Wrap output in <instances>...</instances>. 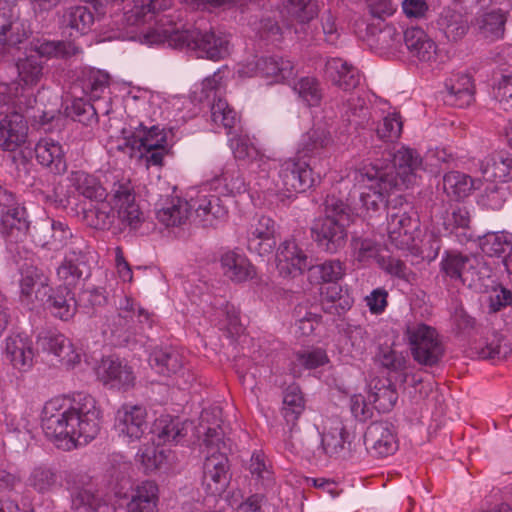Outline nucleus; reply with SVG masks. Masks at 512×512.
I'll return each mask as SVG.
<instances>
[{"instance_id":"nucleus-12","label":"nucleus","mask_w":512,"mask_h":512,"mask_svg":"<svg viewBox=\"0 0 512 512\" xmlns=\"http://www.w3.org/2000/svg\"><path fill=\"white\" fill-rule=\"evenodd\" d=\"M440 276L447 286L471 287L476 278V260L455 251H446L440 261Z\"/></svg>"},{"instance_id":"nucleus-49","label":"nucleus","mask_w":512,"mask_h":512,"mask_svg":"<svg viewBox=\"0 0 512 512\" xmlns=\"http://www.w3.org/2000/svg\"><path fill=\"white\" fill-rule=\"evenodd\" d=\"M474 188L472 178L458 171H451L443 176V189L447 196L453 200L467 197Z\"/></svg>"},{"instance_id":"nucleus-60","label":"nucleus","mask_w":512,"mask_h":512,"mask_svg":"<svg viewBox=\"0 0 512 512\" xmlns=\"http://www.w3.org/2000/svg\"><path fill=\"white\" fill-rule=\"evenodd\" d=\"M309 272L318 282L336 283L344 276L345 267L340 260L332 259L318 265L312 263Z\"/></svg>"},{"instance_id":"nucleus-17","label":"nucleus","mask_w":512,"mask_h":512,"mask_svg":"<svg viewBox=\"0 0 512 512\" xmlns=\"http://www.w3.org/2000/svg\"><path fill=\"white\" fill-rule=\"evenodd\" d=\"M114 428L129 442L139 440L148 429L147 411L140 405L124 404L116 412Z\"/></svg>"},{"instance_id":"nucleus-48","label":"nucleus","mask_w":512,"mask_h":512,"mask_svg":"<svg viewBox=\"0 0 512 512\" xmlns=\"http://www.w3.org/2000/svg\"><path fill=\"white\" fill-rule=\"evenodd\" d=\"M95 206L84 211V220L92 228L99 230L109 229L116 220L115 208L112 201H98Z\"/></svg>"},{"instance_id":"nucleus-5","label":"nucleus","mask_w":512,"mask_h":512,"mask_svg":"<svg viewBox=\"0 0 512 512\" xmlns=\"http://www.w3.org/2000/svg\"><path fill=\"white\" fill-rule=\"evenodd\" d=\"M394 206L388 205L386 232L388 243L398 250L410 251L415 247L420 234V219L417 211L398 199Z\"/></svg>"},{"instance_id":"nucleus-11","label":"nucleus","mask_w":512,"mask_h":512,"mask_svg":"<svg viewBox=\"0 0 512 512\" xmlns=\"http://www.w3.org/2000/svg\"><path fill=\"white\" fill-rule=\"evenodd\" d=\"M91 248L84 239H75L57 268V277L66 288H75L91 276Z\"/></svg>"},{"instance_id":"nucleus-50","label":"nucleus","mask_w":512,"mask_h":512,"mask_svg":"<svg viewBox=\"0 0 512 512\" xmlns=\"http://www.w3.org/2000/svg\"><path fill=\"white\" fill-rule=\"evenodd\" d=\"M28 487L39 494H46L53 491L59 484L57 472L47 466L34 467L27 480Z\"/></svg>"},{"instance_id":"nucleus-56","label":"nucleus","mask_w":512,"mask_h":512,"mask_svg":"<svg viewBox=\"0 0 512 512\" xmlns=\"http://www.w3.org/2000/svg\"><path fill=\"white\" fill-rule=\"evenodd\" d=\"M217 180L223 184L226 192L230 195L242 194L247 191L249 186L235 162L227 163Z\"/></svg>"},{"instance_id":"nucleus-40","label":"nucleus","mask_w":512,"mask_h":512,"mask_svg":"<svg viewBox=\"0 0 512 512\" xmlns=\"http://www.w3.org/2000/svg\"><path fill=\"white\" fill-rule=\"evenodd\" d=\"M72 187L83 197L102 201L108 196L106 188L103 187L98 178L84 171H73L70 175Z\"/></svg>"},{"instance_id":"nucleus-26","label":"nucleus","mask_w":512,"mask_h":512,"mask_svg":"<svg viewBox=\"0 0 512 512\" xmlns=\"http://www.w3.org/2000/svg\"><path fill=\"white\" fill-rule=\"evenodd\" d=\"M325 77L344 91L355 89L361 82L360 71L341 58H331L325 63Z\"/></svg>"},{"instance_id":"nucleus-64","label":"nucleus","mask_w":512,"mask_h":512,"mask_svg":"<svg viewBox=\"0 0 512 512\" xmlns=\"http://www.w3.org/2000/svg\"><path fill=\"white\" fill-rule=\"evenodd\" d=\"M370 399L378 411L388 412L396 404L398 393L391 384H381L380 386L376 384L370 393Z\"/></svg>"},{"instance_id":"nucleus-27","label":"nucleus","mask_w":512,"mask_h":512,"mask_svg":"<svg viewBox=\"0 0 512 512\" xmlns=\"http://www.w3.org/2000/svg\"><path fill=\"white\" fill-rule=\"evenodd\" d=\"M97 376L104 384L114 388H127L133 385L135 376L131 367L119 359L104 358L96 369Z\"/></svg>"},{"instance_id":"nucleus-16","label":"nucleus","mask_w":512,"mask_h":512,"mask_svg":"<svg viewBox=\"0 0 512 512\" xmlns=\"http://www.w3.org/2000/svg\"><path fill=\"white\" fill-rule=\"evenodd\" d=\"M27 211L24 207L8 208L1 218L2 234L5 237L7 249L15 259V254L20 256V244L23 243L30 230L27 219Z\"/></svg>"},{"instance_id":"nucleus-19","label":"nucleus","mask_w":512,"mask_h":512,"mask_svg":"<svg viewBox=\"0 0 512 512\" xmlns=\"http://www.w3.org/2000/svg\"><path fill=\"white\" fill-rule=\"evenodd\" d=\"M277 225L266 215L257 217L248 231V249L262 255L270 254L276 246Z\"/></svg>"},{"instance_id":"nucleus-14","label":"nucleus","mask_w":512,"mask_h":512,"mask_svg":"<svg viewBox=\"0 0 512 512\" xmlns=\"http://www.w3.org/2000/svg\"><path fill=\"white\" fill-rule=\"evenodd\" d=\"M312 262V258L295 240H285L277 248L276 267L283 277L295 278L310 271Z\"/></svg>"},{"instance_id":"nucleus-35","label":"nucleus","mask_w":512,"mask_h":512,"mask_svg":"<svg viewBox=\"0 0 512 512\" xmlns=\"http://www.w3.org/2000/svg\"><path fill=\"white\" fill-rule=\"evenodd\" d=\"M341 115L343 120L355 129L367 127L372 118L368 102L364 97L356 94H351L343 102Z\"/></svg>"},{"instance_id":"nucleus-45","label":"nucleus","mask_w":512,"mask_h":512,"mask_svg":"<svg viewBox=\"0 0 512 512\" xmlns=\"http://www.w3.org/2000/svg\"><path fill=\"white\" fill-rule=\"evenodd\" d=\"M506 21L507 17L504 12L493 10L480 15L476 19V26L483 38L495 41L503 37Z\"/></svg>"},{"instance_id":"nucleus-52","label":"nucleus","mask_w":512,"mask_h":512,"mask_svg":"<svg viewBox=\"0 0 512 512\" xmlns=\"http://www.w3.org/2000/svg\"><path fill=\"white\" fill-rule=\"evenodd\" d=\"M109 82L110 76L108 73L101 70L90 69L84 72L79 81V85L83 93L89 96L91 100H98L109 87Z\"/></svg>"},{"instance_id":"nucleus-29","label":"nucleus","mask_w":512,"mask_h":512,"mask_svg":"<svg viewBox=\"0 0 512 512\" xmlns=\"http://www.w3.org/2000/svg\"><path fill=\"white\" fill-rule=\"evenodd\" d=\"M34 152L40 165L57 174L66 171L65 152L58 141L51 138H42L35 145Z\"/></svg>"},{"instance_id":"nucleus-37","label":"nucleus","mask_w":512,"mask_h":512,"mask_svg":"<svg viewBox=\"0 0 512 512\" xmlns=\"http://www.w3.org/2000/svg\"><path fill=\"white\" fill-rule=\"evenodd\" d=\"M333 143L331 134L323 127H313L301 137L298 154L302 157L320 156Z\"/></svg>"},{"instance_id":"nucleus-23","label":"nucleus","mask_w":512,"mask_h":512,"mask_svg":"<svg viewBox=\"0 0 512 512\" xmlns=\"http://www.w3.org/2000/svg\"><path fill=\"white\" fill-rule=\"evenodd\" d=\"M394 171L389 174L406 187L415 182L418 172L423 171V160L420 154L412 148L402 147L394 154ZM388 173V171H386Z\"/></svg>"},{"instance_id":"nucleus-59","label":"nucleus","mask_w":512,"mask_h":512,"mask_svg":"<svg viewBox=\"0 0 512 512\" xmlns=\"http://www.w3.org/2000/svg\"><path fill=\"white\" fill-rule=\"evenodd\" d=\"M328 362V356L323 349L300 350L293 354V372H300V369H316Z\"/></svg>"},{"instance_id":"nucleus-34","label":"nucleus","mask_w":512,"mask_h":512,"mask_svg":"<svg viewBox=\"0 0 512 512\" xmlns=\"http://www.w3.org/2000/svg\"><path fill=\"white\" fill-rule=\"evenodd\" d=\"M446 101L454 106L463 108L474 101V84L468 74H458L450 78L446 84Z\"/></svg>"},{"instance_id":"nucleus-63","label":"nucleus","mask_w":512,"mask_h":512,"mask_svg":"<svg viewBox=\"0 0 512 512\" xmlns=\"http://www.w3.org/2000/svg\"><path fill=\"white\" fill-rule=\"evenodd\" d=\"M159 445H144L136 455V461L139 462L146 473L152 472L160 468L166 459L163 449L158 448Z\"/></svg>"},{"instance_id":"nucleus-33","label":"nucleus","mask_w":512,"mask_h":512,"mask_svg":"<svg viewBox=\"0 0 512 512\" xmlns=\"http://www.w3.org/2000/svg\"><path fill=\"white\" fill-rule=\"evenodd\" d=\"M152 434L157 440V445L177 444L187 434L185 424L176 417L162 415L157 418L152 426Z\"/></svg>"},{"instance_id":"nucleus-4","label":"nucleus","mask_w":512,"mask_h":512,"mask_svg":"<svg viewBox=\"0 0 512 512\" xmlns=\"http://www.w3.org/2000/svg\"><path fill=\"white\" fill-rule=\"evenodd\" d=\"M169 46L182 49L188 48L198 53L199 57L219 60L229 54V40L222 32L199 30H165Z\"/></svg>"},{"instance_id":"nucleus-61","label":"nucleus","mask_w":512,"mask_h":512,"mask_svg":"<svg viewBox=\"0 0 512 512\" xmlns=\"http://www.w3.org/2000/svg\"><path fill=\"white\" fill-rule=\"evenodd\" d=\"M493 97L501 109H512V69L502 70L499 77L495 78Z\"/></svg>"},{"instance_id":"nucleus-9","label":"nucleus","mask_w":512,"mask_h":512,"mask_svg":"<svg viewBox=\"0 0 512 512\" xmlns=\"http://www.w3.org/2000/svg\"><path fill=\"white\" fill-rule=\"evenodd\" d=\"M318 181L319 176L314 174L310 164L300 157H293L280 162L275 187L283 201L293 194L307 191Z\"/></svg>"},{"instance_id":"nucleus-42","label":"nucleus","mask_w":512,"mask_h":512,"mask_svg":"<svg viewBox=\"0 0 512 512\" xmlns=\"http://www.w3.org/2000/svg\"><path fill=\"white\" fill-rule=\"evenodd\" d=\"M305 400L297 385H290L284 391L281 414L289 426L290 432L296 426V422L304 412Z\"/></svg>"},{"instance_id":"nucleus-10","label":"nucleus","mask_w":512,"mask_h":512,"mask_svg":"<svg viewBox=\"0 0 512 512\" xmlns=\"http://www.w3.org/2000/svg\"><path fill=\"white\" fill-rule=\"evenodd\" d=\"M412 356L416 362L425 366L436 365L444 353L437 331L424 323H409L405 329Z\"/></svg>"},{"instance_id":"nucleus-53","label":"nucleus","mask_w":512,"mask_h":512,"mask_svg":"<svg viewBox=\"0 0 512 512\" xmlns=\"http://www.w3.org/2000/svg\"><path fill=\"white\" fill-rule=\"evenodd\" d=\"M20 84L23 87L36 86L43 77V63L35 55L20 58L16 63Z\"/></svg>"},{"instance_id":"nucleus-32","label":"nucleus","mask_w":512,"mask_h":512,"mask_svg":"<svg viewBox=\"0 0 512 512\" xmlns=\"http://www.w3.org/2000/svg\"><path fill=\"white\" fill-rule=\"evenodd\" d=\"M149 363L158 374L169 377L182 371L184 356L173 347L156 348L150 354Z\"/></svg>"},{"instance_id":"nucleus-28","label":"nucleus","mask_w":512,"mask_h":512,"mask_svg":"<svg viewBox=\"0 0 512 512\" xmlns=\"http://www.w3.org/2000/svg\"><path fill=\"white\" fill-rule=\"evenodd\" d=\"M5 343V353L13 367L19 371L29 370L34 359L32 341L23 334H15L8 336Z\"/></svg>"},{"instance_id":"nucleus-18","label":"nucleus","mask_w":512,"mask_h":512,"mask_svg":"<svg viewBox=\"0 0 512 512\" xmlns=\"http://www.w3.org/2000/svg\"><path fill=\"white\" fill-rule=\"evenodd\" d=\"M243 73L250 77L261 76L280 82L294 78L297 71L291 60L280 56H268L247 64Z\"/></svg>"},{"instance_id":"nucleus-25","label":"nucleus","mask_w":512,"mask_h":512,"mask_svg":"<svg viewBox=\"0 0 512 512\" xmlns=\"http://www.w3.org/2000/svg\"><path fill=\"white\" fill-rule=\"evenodd\" d=\"M159 486L152 480H145L131 489L126 503V512H158Z\"/></svg>"},{"instance_id":"nucleus-20","label":"nucleus","mask_w":512,"mask_h":512,"mask_svg":"<svg viewBox=\"0 0 512 512\" xmlns=\"http://www.w3.org/2000/svg\"><path fill=\"white\" fill-rule=\"evenodd\" d=\"M194 221L203 227H217L225 222L228 210L217 195H200L191 199Z\"/></svg>"},{"instance_id":"nucleus-41","label":"nucleus","mask_w":512,"mask_h":512,"mask_svg":"<svg viewBox=\"0 0 512 512\" xmlns=\"http://www.w3.org/2000/svg\"><path fill=\"white\" fill-rule=\"evenodd\" d=\"M437 24L445 36L452 41L462 39L469 30L468 18L461 12L451 8L443 9Z\"/></svg>"},{"instance_id":"nucleus-1","label":"nucleus","mask_w":512,"mask_h":512,"mask_svg":"<svg viewBox=\"0 0 512 512\" xmlns=\"http://www.w3.org/2000/svg\"><path fill=\"white\" fill-rule=\"evenodd\" d=\"M101 420L102 413L94 397L78 393L73 399L56 397L47 401L41 424L45 435L58 447L70 450L95 439Z\"/></svg>"},{"instance_id":"nucleus-22","label":"nucleus","mask_w":512,"mask_h":512,"mask_svg":"<svg viewBox=\"0 0 512 512\" xmlns=\"http://www.w3.org/2000/svg\"><path fill=\"white\" fill-rule=\"evenodd\" d=\"M28 126L23 115L17 111L0 119V149L15 151L26 142Z\"/></svg>"},{"instance_id":"nucleus-7","label":"nucleus","mask_w":512,"mask_h":512,"mask_svg":"<svg viewBox=\"0 0 512 512\" xmlns=\"http://www.w3.org/2000/svg\"><path fill=\"white\" fill-rule=\"evenodd\" d=\"M65 483L70 493L73 511L116 512V507L98 491L88 474L69 472L65 477Z\"/></svg>"},{"instance_id":"nucleus-6","label":"nucleus","mask_w":512,"mask_h":512,"mask_svg":"<svg viewBox=\"0 0 512 512\" xmlns=\"http://www.w3.org/2000/svg\"><path fill=\"white\" fill-rule=\"evenodd\" d=\"M354 179L367 185L368 190L361 193L360 200L363 207L371 213H376L385 206L390 192L399 186L393 174L371 164L357 169Z\"/></svg>"},{"instance_id":"nucleus-46","label":"nucleus","mask_w":512,"mask_h":512,"mask_svg":"<svg viewBox=\"0 0 512 512\" xmlns=\"http://www.w3.org/2000/svg\"><path fill=\"white\" fill-rule=\"evenodd\" d=\"M47 306L50 312L61 320L68 321L77 310V303L74 294L70 288H60L47 300Z\"/></svg>"},{"instance_id":"nucleus-62","label":"nucleus","mask_w":512,"mask_h":512,"mask_svg":"<svg viewBox=\"0 0 512 512\" xmlns=\"http://www.w3.org/2000/svg\"><path fill=\"white\" fill-rule=\"evenodd\" d=\"M94 22L92 12L84 6L68 8L63 15V24L84 34Z\"/></svg>"},{"instance_id":"nucleus-36","label":"nucleus","mask_w":512,"mask_h":512,"mask_svg":"<svg viewBox=\"0 0 512 512\" xmlns=\"http://www.w3.org/2000/svg\"><path fill=\"white\" fill-rule=\"evenodd\" d=\"M220 263L224 275L234 282H244L255 274L247 257L234 251L223 253Z\"/></svg>"},{"instance_id":"nucleus-44","label":"nucleus","mask_w":512,"mask_h":512,"mask_svg":"<svg viewBox=\"0 0 512 512\" xmlns=\"http://www.w3.org/2000/svg\"><path fill=\"white\" fill-rule=\"evenodd\" d=\"M31 50L37 53V57L68 58L80 52V49L70 41L33 40Z\"/></svg>"},{"instance_id":"nucleus-31","label":"nucleus","mask_w":512,"mask_h":512,"mask_svg":"<svg viewBox=\"0 0 512 512\" xmlns=\"http://www.w3.org/2000/svg\"><path fill=\"white\" fill-rule=\"evenodd\" d=\"M191 210V200L186 201L180 197H172L161 205L156 216L158 221L166 227H178L187 223L192 215Z\"/></svg>"},{"instance_id":"nucleus-58","label":"nucleus","mask_w":512,"mask_h":512,"mask_svg":"<svg viewBox=\"0 0 512 512\" xmlns=\"http://www.w3.org/2000/svg\"><path fill=\"white\" fill-rule=\"evenodd\" d=\"M511 345L509 341L499 333H493L491 337H487L485 345L477 351L482 359H504L511 353Z\"/></svg>"},{"instance_id":"nucleus-13","label":"nucleus","mask_w":512,"mask_h":512,"mask_svg":"<svg viewBox=\"0 0 512 512\" xmlns=\"http://www.w3.org/2000/svg\"><path fill=\"white\" fill-rule=\"evenodd\" d=\"M367 452L375 458L393 455L398 450V437L394 425L387 421L372 422L364 433Z\"/></svg>"},{"instance_id":"nucleus-54","label":"nucleus","mask_w":512,"mask_h":512,"mask_svg":"<svg viewBox=\"0 0 512 512\" xmlns=\"http://www.w3.org/2000/svg\"><path fill=\"white\" fill-rule=\"evenodd\" d=\"M20 272L22 276L20 280L21 295L33 302L34 298L38 299L40 288H47L42 275L36 267L26 263L20 267Z\"/></svg>"},{"instance_id":"nucleus-24","label":"nucleus","mask_w":512,"mask_h":512,"mask_svg":"<svg viewBox=\"0 0 512 512\" xmlns=\"http://www.w3.org/2000/svg\"><path fill=\"white\" fill-rule=\"evenodd\" d=\"M42 350L54 354L67 367H73L81 361V353L70 339L60 333L48 332L38 338Z\"/></svg>"},{"instance_id":"nucleus-3","label":"nucleus","mask_w":512,"mask_h":512,"mask_svg":"<svg viewBox=\"0 0 512 512\" xmlns=\"http://www.w3.org/2000/svg\"><path fill=\"white\" fill-rule=\"evenodd\" d=\"M349 222V206L329 195L324 202V216L316 219L311 227L312 238L321 250L337 253L346 244Z\"/></svg>"},{"instance_id":"nucleus-57","label":"nucleus","mask_w":512,"mask_h":512,"mask_svg":"<svg viewBox=\"0 0 512 512\" xmlns=\"http://www.w3.org/2000/svg\"><path fill=\"white\" fill-rule=\"evenodd\" d=\"M211 119L215 125L223 127L228 134L232 133V129L239 122L236 111L222 98H218L212 103Z\"/></svg>"},{"instance_id":"nucleus-51","label":"nucleus","mask_w":512,"mask_h":512,"mask_svg":"<svg viewBox=\"0 0 512 512\" xmlns=\"http://www.w3.org/2000/svg\"><path fill=\"white\" fill-rule=\"evenodd\" d=\"M25 87L20 83H0V103L4 105H12L14 108L22 110L23 108L31 107L35 101L32 99L31 93H26Z\"/></svg>"},{"instance_id":"nucleus-8","label":"nucleus","mask_w":512,"mask_h":512,"mask_svg":"<svg viewBox=\"0 0 512 512\" xmlns=\"http://www.w3.org/2000/svg\"><path fill=\"white\" fill-rule=\"evenodd\" d=\"M116 219L123 229L138 231L145 222V214L136 201L134 186L129 178H117L110 189Z\"/></svg>"},{"instance_id":"nucleus-2","label":"nucleus","mask_w":512,"mask_h":512,"mask_svg":"<svg viewBox=\"0 0 512 512\" xmlns=\"http://www.w3.org/2000/svg\"><path fill=\"white\" fill-rule=\"evenodd\" d=\"M220 408L204 409L196 427L198 437L203 436L207 456L203 465V486L207 494L221 495L229 484L228 458L221 451L223 430L220 425Z\"/></svg>"},{"instance_id":"nucleus-39","label":"nucleus","mask_w":512,"mask_h":512,"mask_svg":"<svg viewBox=\"0 0 512 512\" xmlns=\"http://www.w3.org/2000/svg\"><path fill=\"white\" fill-rule=\"evenodd\" d=\"M126 146L132 150L142 151L163 145H167L166 135L157 126L146 128L142 124L125 137Z\"/></svg>"},{"instance_id":"nucleus-55","label":"nucleus","mask_w":512,"mask_h":512,"mask_svg":"<svg viewBox=\"0 0 512 512\" xmlns=\"http://www.w3.org/2000/svg\"><path fill=\"white\" fill-rule=\"evenodd\" d=\"M294 91L303 103L309 107H317L323 98V90L319 80L315 77H302L294 83Z\"/></svg>"},{"instance_id":"nucleus-43","label":"nucleus","mask_w":512,"mask_h":512,"mask_svg":"<svg viewBox=\"0 0 512 512\" xmlns=\"http://www.w3.org/2000/svg\"><path fill=\"white\" fill-rule=\"evenodd\" d=\"M351 435L339 419H333L329 430L322 434V446L328 455H335L346 448L351 449Z\"/></svg>"},{"instance_id":"nucleus-21","label":"nucleus","mask_w":512,"mask_h":512,"mask_svg":"<svg viewBox=\"0 0 512 512\" xmlns=\"http://www.w3.org/2000/svg\"><path fill=\"white\" fill-rule=\"evenodd\" d=\"M403 39L413 58L430 66L438 61L437 45L423 29L419 27L407 28L403 33Z\"/></svg>"},{"instance_id":"nucleus-15","label":"nucleus","mask_w":512,"mask_h":512,"mask_svg":"<svg viewBox=\"0 0 512 512\" xmlns=\"http://www.w3.org/2000/svg\"><path fill=\"white\" fill-rule=\"evenodd\" d=\"M234 157L239 160L251 162L250 172L258 174L255 185L260 189L267 188L271 162L260 153L257 147L246 136L234 137L230 140Z\"/></svg>"},{"instance_id":"nucleus-47","label":"nucleus","mask_w":512,"mask_h":512,"mask_svg":"<svg viewBox=\"0 0 512 512\" xmlns=\"http://www.w3.org/2000/svg\"><path fill=\"white\" fill-rule=\"evenodd\" d=\"M479 247L490 257H503L512 251V233L488 232L479 238Z\"/></svg>"},{"instance_id":"nucleus-38","label":"nucleus","mask_w":512,"mask_h":512,"mask_svg":"<svg viewBox=\"0 0 512 512\" xmlns=\"http://www.w3.org/2000/svg\"><path fill=\"white\" fill-rule=\"evenodd\" d=\"M170 5L168 0H134L131 9L123 15L127 26H136L153 19L154 15Z\"/></svg>"},{"instance_id":"nucleus-30","label":"nucleus","mask_w":512,"mask_h":512,"mask_svg":"<svg viewBox=\"0 0 512 512\" xmlns=\"http://www.w3.org/2000/svg\"><path fill=\"white\" fill-rule=\"evenodd\" d=\"M483 177L490 181L512 180V157L505 152H494L479 161Z\"/></svg>"}]
</instances>
